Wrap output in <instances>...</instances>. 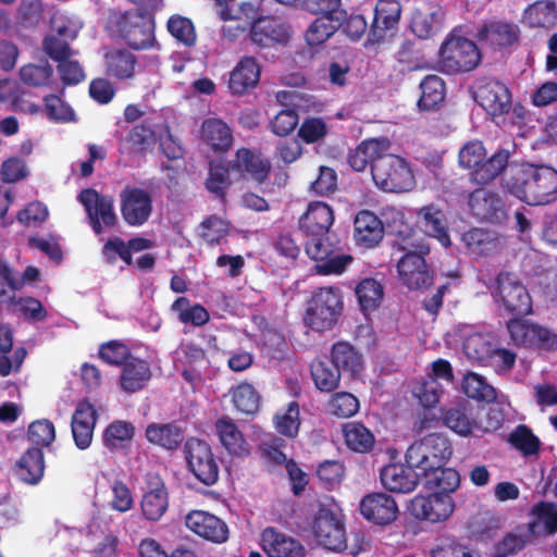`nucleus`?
Segmentation results:
<instances>
[{
    "label": "nucleus",
    "mask_w": 557,
    "mask_h": 557,
    "mask_svg": "<svg viewBox=\"0 0 557 557\" xmlns=\"http://www.w3.org/2000/svg\"><path fill=\"white\" fill-rule=\"evenodd\" d=\"M421 96L418 107L421 110L431 111L437 108L445 98V83L437 75H426L420 83Z\"/></svg>",
    "instance_id": "nucleus-47"
},
{
    "label": "nucleus",
    "mask_w": 557,
    "mask_h": 557,
    "mask_svg": "<svg viewBox=\"0 0 557 557\" xmlns=\"http://www.w3.org/2000/svg\"><path fill=\"white\" fill-rule=\"evenodd\" d=\"M106 73L116 79H128L135 75L137 57L126 48H116L104 54Z\"/></svg>",
    "instance_id": "nucleus-40"
},
{
    "label": "nucleus",
    "mask_w": 557,
    "mask_h": 557,
    "mask_svg": "<svg viewBox=\"0 0 557 557\" xmlns=\"http://www.w3.org/2000/svg\"><path fill=\"white\" fill-rule=\"evenodd\" d=\"M260 545L268 557H305V546L274 527H268L261 532Z\"/></svg>",
    "instance_id": "nucleus-25"
},
{
    "label": "nucleus",
    "mask_w": 557,
    "mask_h": 557,
    "mask_svg": "<svg viewBox=\"0 0 557 557\" xmlns=\"http://www.w3.org/2000/svg\"><path fill=\"white\" fill-rule=\"evenodd\" d=\"M45 455L39 447H29L16 461L15 475L23 482L36 485L45 473Z\"/></svg>",
    "instance_id": "nucleus-35"
},
{
    "label": "nucleus",
    "mask_w": 557,
    "mask_h": 557,
    "mask_svg": "<svg viewBox=\"0 0 557 557\" xmlns=\"http://www.w3.org/2000/svg\"><path fill=\"white\" fill-rule=\"evenodd\" d=\"M423 480V486L432 493H445L450 495L460 485L459 472L453 468L441 466L430 469V471L420 472Z\"/></svg>",
    "instance_id": "nucleus-41"
},
{
    "label": "nucleus",
    "mask_w": 557,
    "mask_h": 557,
    "mask_svg": "<svg viewBox=\"0 0 557 557\" xmlns=\"http://www.w3.org/2000/svg\"><path fill=\"white\" fill-rule=\"evenodd\" d=\"M359 509L364 519L377 525L393 523L399 512L395 498L383 492L363 496Z\"/></svg>",
    "instance_id": "nucleus-20"
},
{
    "label": "nucleus",
    "mask_w": 557,
    "mask_h": 557,
    "mask_svg": "<svg viewBox=\"0 0 557 557\" xmlns=\"http://www.w3.org/2000/svg\"><path fill=\"white\" fill-rule=\"evenodd\" d=\"M120 202L122 218L129 226L144 225L152 213V197L143 188L126 186L120 194Z\"/></svg>",
    "instance_id": "nucleus-18"
},
{
    "label": "nucleus",
    "mask_w": 557,
    "mask_h": 557,
    "mask_svg": "<svg viewBox=\"0 0 557 557\" xmlns=\"http://www.w3.org/2000/svg\"><path fill=\"white\" fill-rule=\"evenodd\" d=\"M360 309L363 313L379 308L384 296L382 284L375 278H364L355 288Z\"/></svg>",
    "instance_id": "nucleus-50"
},
{
    "label": "nucleus",
    "mask_w": 557,
    "mask_h": 557,
    "mask_svg": "<svg viewBox=\"0 0 557 557\" xmlns=\"http://www.w3.org/2000/svg\"><path fill=\"white\" fill-rule=\"evenodd\" d=\"M473 99L494 121L510 113L511 92L499 79L478 78L473 85Z\"/></svg>",
    "instance_id": "nucleus-13"
},
{
    "label": "nucleus",
    "mask_w": 557,
    "mask_h": 557,
    "mask_svg": "<svg viewBox=\"0 0 557 557\" xmlns=\"http://www.w3.org/2000/svg\"><path fill=\"white\" fill-rule=\"evenodd\" d=\"M78 200L86 210L95 234H101L103 226L108 228L115 226L117 216L114 212L112 197L100 195L92 188H86L79 193Z\"/></svg>",
    "instance_id": "nucleus-17"
},
{
    "label": "nucleus",
    "mask_w": 557,
    "mask_h": 557,
    "mask_svg": "<svg viewBox=\"0 0 557 557\" xmlns=\"http://www.w3.org/2000/svg\"><path fill=\"white\" fill-rule=\"evenodd\" d=\"M384 236V225L379 216L370 210L359 211L354 220L355 242L366 248L375 247Z\"/></svg>",
    "instance_id": "nucleus-32"
},
{
    "label": "nucleus",
    "mask_w": 557,
    "mask_h": 557,
    "mask_svg": "<svg viewBox=\"0 0 557 557\" xmlns=\"http://www.w3.org/2000/svg\"><path fill=\"white\" fill-rule=\"evenodd\" d=\"M443 423L455 433L467 436L476 428V422L471 419L465 408H449L443 412Z\"/></svg>",
    "instance_id": "nucleus-60"
},
{
    "label": "nucleus",
    "mask_w": 557,
    "mask_h": 557,
    "mask_svg": "<svg viewBox=\"0 0 557 557\" xmlns=\"http://www.w3.org/2000/svg\"><path fill=\"white\" fill-rule=\"evenodd\" d=\"M216 434L227 453L235 457H246L250 453L249 444L243 433L228 418H221L215 422Z\"/></svg>",
    "instance_id": "nucleus-38"
},
{
    "label": "nucleus",
    "mask_w": 557,
    "mask_h": 557,
    "mask_svg": "<svg viewBox=\"0 0 557 557\" xmlns=\"http://www.w3.org/2000/svg\"><path fill=\"white\" fill-rule=\"evenodd\" d=\"M461 389L469 398L476 400L491 403L497 397L496 389L490 385L482 375L474 372L465 374Z\"/></svg>",
    "instance_id": "nucleus-53"
},
{
    "label": "nucleus",
    "mask_w": 557,
    "mask_h": 557,
    "mask_svg": "<svg viewBox=\"0 0 557 557\" xmlns=\"http://www.w3.org/2000/svg\"><path fill=\"white\" fill-rule=\"evenodd\" d=\"M509 159L510 151L507 149H499L487 158L486 149L479 139L467 141L458 153L460 168L468 170L470 182L478 185H487L504 174Z\"/></svg>",
    "instance_id": "nucleus-3"
},
{
    "label": "nucleus",
    "mask_w": 557,
    "mask_h": 557,
    "mask_svg": "<svg viewBox=\"0 0 557 557\" xmlns=\"http://www.w3.org/2000/svg\"><path fill=\"white\" fill-rule=\"evenodd\" d=\"M186 527L199 537L214 544L228 540L230 530L225 521L205 510H191L185 517Z\"/></svg>",
    "instance_id": "nucleus-19"
},
{
    "label": "nucleus",
    "mask_w": 557,
    "mask_h": 557,
    "mask_svg": "<svg viewBox=\"0 0 557 557\" xmlns=\"http://www.w3.org/2000/svg\"><path fill=\"white\" fill-rule=\"evenodd\" d=\"M232 403L237 411L246 414H255L261 404V396L252 384L242 382L231 391Z\"/></svg>",
    "instance_id": "nucleus-49"
},
{
    "label": "nucleus",
    "mask_w": 557,
    "mask_h": 557,
    "mask_svg": "<svg viewBox=\"0 0 557 557\" xmlns=\"http://www.w3.org/2000/svg\"><path fill=\"white\" fill-rule=\"evenodd\" d=\"M523 22L530 27L550 29L557 24V4L554 0H537L523 12Z\"/></svg>",
    "instance_id": "nucleus-43"
},
{
    "label": "nucleus",
    "mask_w": 557,
    "mask_h": 557,
    "mask_svg": "<svg viewBox=\"0 0 557 557\" xmlns=\"http://www.w3.org/2000/svg\"><path fill=\"white\" fill-rule=\"evenodd\" d=\"M171 310L177 313L178 320L184 324H191L193 326H202L210 320L208 310L199 305H191L187 297H178L171 306Z\"/></svg>",
    "instance_id": "nucleus-48"
},
{
    "label": "nucleus",
    "mask_w": 557,
    "mask_h": 557,
    "mask_svg": "<svg viewBox=\"0 0 557 557\" xmlns=\"http://www.w3.org/2000/svg\"><path fill=\"white\" fill-rule=\"evenodd\" d=\"M503 189L529 206H545L557 199V170L533 163H509L502 177Z\"/></svg>",
    "instance_id": "nucleus-1"
},
{
    "label": "nucleus",
    "mask_w": 557,
    "mask_h": 557,
    "mask_svg": "<svg viewBox=\"0 0 557 557\" xmlns=\"http://www.w3.org/2000/svg\"><path fill=\"white\" fill-rule=\"evenodd\" d=\"M97 419V410L90 401L85 399L77 404L72 414L71 429L78 449L84 450L90 446Z\"/></svg>",
    "instance_id": "nucleus-28"
},
{
    "label": "nucleus",
    "mask_w": 557,
    "mask_h": 557,
    "mask_svg": "<svg viewBox=\"0 0 557 557\" xmlns=\"http://www.w3.org/2000/svg\"><path fill=\"white\" fill-rule=\"evenodd\" d=\"M334 211L323 201H311L299 218L298 226L304 236L329 235L334 223Z\"/></svg>",
    "instance_id": "nucleus-29"
},
{
    "label": "nucleus",
    "mask_w": 557,
    "mask_h": 557,
    "mask_svg": "<svg viewBox=\"0 0 557 557\" xmlns=\"http://www.w3.org/2000/svg\"><path fill=\"white\" fill-rule=\"evenodd\" d=\"M343 309L344 300L341 288L336 286L318 287L306 302L304 323L318 333L331 331L338 323Z\"/></svg>",
    "instance_id": "nucleus-5"
},
{
    "label": "nucleus",
    "mask_w": 557,
    "mask_h": 557,
    "mask_svg": "<svg viewBox=\"0 0 557 557\" xmlns=\"http://www.w3.org/2000/svg\"><path fill=\"white\" fill-rule=\"evenodd\" d=\"M496 289L492 293L499 310L510 319H524L533 314V300L529 289L516 273L500 271L496 276Z\"/></svg>",
    "instance_id": "nucleus-6"
},
{
    "label": "nucleus",
    "mask_w": 557,
    "mask_h": 557,
    "mask_svg": "<svg viewBox=\"0 0 557 557\" xmlns=\"http://www.w3.org/2000/svg\"><path fill=\"white\" fill-rule=\"evenodd\" d=\"M398 249L404 252L397 262L400 282L411 290L430 287L433 283V271L425 261L430 246L410 236L401 239Z\"/></svg>",
    "instance_id": "nucleus-4"
},
{
    "label": "nucleus",
    "mask_w": 557,
    "mask_h": 557,
    "mask_svg": "<svg viewBox=\"0 0 557 557\" xmlns=\"http://www.w3.org/2000/svg\"><path fill=\"white\" fill-rule=\"evenodd\" d=\"M230 166L233 171L244 177L251 178L259 185L268 182L271 172L269 159L263 158L260 152L246 147L239 148L236 151Z\"/></svg>",
    "instance_id": "nucleus-23"
},
{
    "label": "nucleus",
    "mask_w": 557,
    "mask_h": 557,
    "mask_svg": "<svg viewBox=\"0 0 557 557\" xmlns=\"http://www.w3.org/2000/svg\"><path fill=\"white\" fill-rule=\"evenodd\" d=\"M310 373L314 386L320 392L335 391L341 381V373L332 361L315 359L310 364Z\"/></svg>",
    "instance_id": "nucleus-46"
},
{
    "label": "nucleus",
    "mask_w": 557,
    "mask_h": 557,
    "mask_svg": "<svg viewBox=\"0 0 557 557\" xmlns=\"http://www.w3.org/2000/svg\"><path fill=\"white\" fill-rule=\"evenodd\" d=\"M421 478L416 467L403 463H389L382 468L380 480L382 485L389 492L407 494L413 492Z\"/></svg>",
    "instance_id": "nucleus-26"
},
{
    "label": "nucleus",
    "mask_w": 557,
    "mask_h": 557,
    "mask_svg": "<svg viewBox=\"0 0 557 557\" xmlns=\"http://www.w3.org/2000/svg\"><path fill=\"white\" fill-rule=\"evenodd\" d=\"M104 29L111 39L136 51L152 49L157 44L156 15L149 9H110Z\"/></svg>",
    "instance_id": "nucleus-2"
},
{
    "label": "nucleus",
    "mask_w": 557,
    "mask_h": 557,
    "mask_svg": "<svg viewBox=\"0 0 557 557\" xmlns=\"http://www.w3.org/2000/svg\"><path fill=\"white\" fill-rule=\"evenodd\" d=\"M250 38L259 47L268 48L286 44L290 38L289 26L275 16H259L250 27Z\"/></svg>",
    "instance_id": "nucleus-22"
},
{
    "label": "nucleus",
    "mask_w": 557,
    "mask_h": 557,
    "mask_svg": "<svg viewBox=\"0 0 557 557\" xmlns=\"http://www.w3.org/2000/svg\"><path fill=\"white\" fill-rule=\"evenodd\" d=\"M66 35V27H59L58 35H49L44 39L42 48L49 58L58 63L70 59L73 51L70 47L69 41L61 38Z\"/></svg>",
    "instance_id": "nucleus-62"
},
{
    "label": "nucleus",
    "mask_w": 557,
    "mask_h": 557,
    "mask_svg": "<svg viewBox=\"0 0 557 557\" xmlns=\"http://www.w3.org/2000/svg\"><path fill=\"white\" fill-rule=\"evenodd\" d=\"M417 225L430 237L436 238L444 247H449L448 222L446 214L434 203L423 206L417 212Z\"/></svg>",
    "instance_id": "nucleus-31"
},
{
    "label": "nucleus",
    "mask_w": 557,
    "mask_h": 557,
    "mask_svg": "<svg viewBox=\"0 0 557 557\" xmlns=\"http://www.w3.org/2000/svg\"><path fill=\"white\" fill-rule=\"evenodd\" d=\"M169 33L187 47L196 42V33L193 22L185 16L174 14L166 23Z\"/></svg>",
    "instance_id": "nucleus-63"
},
{
    "label": "nucleus",
    "mask_w": 557,
    "mask_h": 557,
    "mask_svg": "<svg viewBox=\"0 0 557 557\" xmlns=\"http://www.w3.org/2000/svg\"><path fill=\"white\" fill-rule=\"evenodd\" d=\"M201 140L215 153L227 152L234 141L233 131L223 120L208 117L200 128Z\"/></svg>",
    "instance_id": "nucleus-34"
},
{
    "label": "nucleus",
    "mask_w": 557,
    "mask_h": 557,
    "mask_svg": "<svg viewBox=\"0 0 557 557\" xmlns=\"http://www.w3.org/2000/svg\"><path fill=\"white\" fill-rule=\"evenodd\" d=\"M451 456L453 446L449 440L442 434L431 433L407 448L405 460L422 472L445 466Z\"/></svg>",
    "instance_id": "nucleus-9"
},
{
    "label": "nucleus",
    "mask_w": 557,
    "mask_h": 557,
    "mask_svg": "<svg viewBox=\"0 0 557 557\" xmlns=\"http://www.w3.org/2000/svg\"><path fill=\"white\" fill-rule=\"evenodd\" d=\"M372 180L377 188L388 193H404L414 185V176L406 159L384 150L372 166Z\"/></svg>",
    "instance_id": "nucleus-7"
},
{
    "label": "nucleus",
    "mask_w": 557,
    "mask_h": 557,
    "mask_svg": "<svg viewBox=\"0 0 557 557\" xmlns=\"http://www.w3.org/2000/svg\"><path fill=\"white\" fill-rule=\"evenodd\" d=\"M343 436L346 446L359 454H368L373 450L375 436L370 429L357 421L343 424Z\"/></svg>",
    "instance_id": "nucleus-44"
},
{
    "label": "nucleus",
    "mask_w": 557,
    "mask_h": 557,
    "mask_svg": "<svg viewBox=\"0 0 557 557\" xmlns=\"http://www.w3.org/2000/svg\"><path fill=\"white\" fill-rule=\"evenodd\" d=\"M391 149L387 138H371L359 144L349 154L348 163L357 172L363 171L369 164L372 168L374 161L384 150Z\"/></svg>",
    "instance_id": "nucleus-36"
},
{
    "label": "nucleus",
    "mask_w": 557,
    "mask_h": 557,
    "mask_svg": "<svg viewBox=\"0 0 557 557\" xmlns=\"http://www.w3.org/2000/svg\"><path fill=\"white\" fill-rule=\"evenodd\" d=\"M400 16L401 4L398 0H379L368 40L375 44L383 41L389 33L397 29Z\"/></svg>",
    "instance_id": "nucleus-21"
},
{
    "label": "nucleus",
    "mask_w": 557,
    "mask_h": 557,
    "mask_svg": "<svg viewBox=\"0 0 557 557\" xmlns=\"http://www.w3.org/2000/svg\"><path fill=\"white\" fill-rule=\"evenodd\" d=\"M454 509L451 495L445 493H431L428 496L418 494L407 505V510L413 518L432 523L447 520Z\"/></svg>",
    "instance_id": "nucleus-16"
},
{
    "label": "nucleus",
    "mask_w": 557,
    "mask_h": 557,
    "mask_svg": "<svg viewBox=\"0 0 557 557\" xmlns=\"http://www.w3.org/2000/svg\"><path fill=\"white\" fill-rule=\"evenodd\" d=\"M331 361L339 373L347 372L352 377L359 375L363 369L362 356L347 342H337L332 346Z\"/></svg>",
    "instance_id": "nucleus-42"
},
{
    "label": "nucleus",
    "mask_w": 557,
    "mask_h": 557,
    "mask_svg": "<svg viewBox=\"0 0 557 557\" xmlns=\"http://www.w3.org/2000/svg\"><path fill=\"white\" fill-rule=\"evenodd\" d=\"M122 367L120 385L127 393L143 389L152 376L149 363L138 357L133 356Z\"/></svg>",
    "instance_id": "nucleus-37"
},
{
    "label": "nucleus",
    "mask_w": 557,
    "mask_h": 557,
    "mask_svg": "<svg viewBox=\"0 0 557 557\" xmlns=\"http://www.w3.org/2000/svg\"><path fill=\"white\" fill-rule=\"evenodd\" d=\"M232 182L230 170L223 163H210L209 174L206 180L207 189L216 195L220 199H224Z\"/></svg>",
    "instance_id": "nucleus-58"
},
{
    "label": "nucleus",
    "mask_w": 557,
    "mask_h": 557,
    "mask_svg": "<svg viewBox=\"0 0 557 557\" xmlns=\"http://www.w3.org/2000/svg\"><path fill=\"white\" fill-rule=\"evenodd\" d=\"M343 16H318L308 27L305 38L309 46H319L341 28Z\"/></svg>",
    "instance_id": "nucleus-51"
},
{
    "label": "nucleus",
    "mask_w": 557,
    "mask_h": 557,
    "mask_svg": "<svg viewBox=\"0 0 557 557\" xmlns=\"http://www.w3.org/2000/svg\"><path fill=\"white\" fill-rule=\"evenodd\" d=\"M261 76V65L256 58L244 55L230 72L227 88L233 96H243L253 90Z\"/></svg>",
    "instance_id": "nucleus-24"
},
{
    "label": "nucleus",
    "mask_w": 557,
    "mask_h": 557,
    "mask_svg": "<svg viewBox=\"0 0 557 557\" xmlns=\"http://www.w3.org/2000/svg\"><path fill=\"white\" fill-rule=\"evenodd\" d=\"M126 140L136 152L141 153L156 143V132L150 124L144 121L131 128L127 133Z\"/></svg>",
    "instance_id": "nucleus-64"
},
{
    "label": "nucleus",
    "mask_w": 557,
    "mask_h": 557,
    "mask_svg": "<svg viewBox=\"0 0 557 557\" xmlns=\"http://www.w3.org/2000/svg\"><path fill=\"white\" fill-rule=\"evenodd\" d=\"M529 516L532 519L524 523V525L533 540L552 536L557 533L556 503L541 500L531 507Z\"/></svg>",
    "instance_id": "nucleus-30"
},
{
    "label": "nucleus",
    "mask_w": 557,
    "mask_h": 557,
    "mask_svg": "<svg viewBox=\"0 0 557 557\" xmlns=\"http://www.w3.org/2000/svg\"><path fill=\"white\" fill-rule=\"evenodd\" d=\"M274 421L280 434L289 438L296 437L300 426L299 404L290 401L286 410L275 414Z\"/></svg>",
    "instance_id": "nucleus-57"
},
{
    "label": "nucleus",
    "mask_w": 557,
    "mask_h": 557,
    "mask_svg": "<svg viewBox=\"0 0 557 557\" xmlns=\"http://www.w3.org/2000/svg\"><path fill=\"white\" fill-rule=\"evenodd\" d=\"M506 329L517 347L552 352L557 350V333L525 319H509Z\"/></svg>",
    "instance_id": "nucleus-10"
},
{
    "label": "nucleus",
    "mask_w": 557,
    "mask_h": 557,
    "mask_svg": "<svg viewBox=\"0 0 557 557\" xmlns=\"http://www.w3.org/2000/svg\"><path fill=\"white\" fill-rule=\"evenodd\" d=\"M135 426L132 422L124 420H114L103 432V445L110 450H116L126 447L133 440Z\"/></svg>",
    "instance_id": "nucleus-52"
},
{
    "label": "nucleus",
    "mask_w": 557,
    "mask_h": 557,
    "mask_svg": "<svg viewBox=\"0 0 557 557\" xmlns=\"http://www.w3.org/2000/svg\"><path fill=\"white\" fill-rule=\"evenodd\" d=\"M483 186L469 194V211L480 222L502 224L508 219L506 203L498 191Z\"/></svg>",
    "instance_id": "nucleus-15"
},
{
    "label": "nucleus",
    "mask_w": 557,
    "mask_h": 557,
    "mask_svg": "<svg viewBox=\"0 0 557 557\" xmlns=\"http://www.w3.org/2000/svg\"><path fill=\"white\" fill-rule=\"evenodd\" d=\"M21 81L32 87H46L53 82V69L45 61L40 64L28 63L20 69Z\"/></svg>",
    "instance_id": "nucleus-55"
},
{
    "label": "nucleus",
    "mask_w": 557,
    "mask_h": 557,
    "mask_svg": "<svg viewBox=\"0 0 557 557\" xmlns=\"http://www.w3.org/2000/svg\"><path fill=\"white\" fill-rule=\"evenodd\" d=\"M312 530L317 542L323 547L334 552L347 548L345 525L334 508L321 505L315 513Z\"/></svg>",
    "instance_id": "nucleus-14"
},
{
    "label": "nucleus",
    "mask_w": 557,
    "mask_h": 557,
    "mask_svg": "<svg viewBox=\"0 0 557 557\" xmlns=\"http://www.w3.org/2000/svg\"><path fill=\"white\" fill-rule=\"evenodd\" d=\"M534 540L524 524H519L494 545V557H511Z\"/></svg>",
    "instance_id": "nucleus-45"
},
{
    "label": "nucleus",
    "mask_w": 557,
    "mask_h": 557,
    "mask_svg": "<svg viewBox=\"0 0 557 557\" xmlns=\"http://www.w3.org/2000/svg\"><path fill=\"white\" fill-rule=\"evenodd\" d=\"M508 442L524 456L536 455L541 448L540 438L525 424H519L509 434Z\"/></svg>",
    "instance_id": "nucleus-56"
},
{
    "label": "nucleus",
    "mask_w": 557,
    "mask_h": 557,
    "mask_svg": "<svg viewBox=\"0 0 557 557\" xmlns=\"http://www.w3.org/2000/svg\"><path fill=\"white\" fill-rule=\"evenodd\" d=\"M146 440L164 450H177L185 440V430L176 422L157 423L152 422L146 426Z\"/></svg>",
    "instance_id": "nucleus-33"
},
{
    "label": "nucleus",
    "mask_w": 557,
    "mask_h": 557,
    "mask_svg": "<svg viewBox=\"0 0 557 557\" xmlns=\"http://www.w3.org/2000/svg\"><path fill=\"white\" fill-rule=\"evenodd\" d=\"M98 356L103 362L115 367L123 366L133 357L129 347L117 339L102 343Z\"/></svg>",
    "instance_id": "nucleus-59"
},
{
    "label": "nucleus",
    "mask_w": 557,
    "mask_h": 557,
    "mask_svg": "<svg viewBox=\"0 0 557 557\" xmlns=\"http://www.w3.org/2000/svg\"><path fill=\"white\" fill-rule=\"evenodd\" d=\"M231 224L216 214L209 215L199 225L198 235L209 246L219 245L230 233Z\"/></svg>",
    "instance_id": "nucleus-54"
},
{
    "label": "nucleus",
    "mask_w": 557,
    "mask_h": 557,
    "mask_svg": "<svg viewBox=\"0 0 557 557\" xmlns=\"http://www.w3.org/2000/svg\"><path fill=\"white\" fill-rule=\"evenodd\" d=\"M329 410L338 418H350L360 408L359 399L349 392H336L329 400Z\"/></svg>",
    "instance_id": "nucleus-61"
},
{
    "label": "nucleus",
    "mask_w": 557,
    "mask_h": 557,
    "mask_svg": "<svg viewBox=\"0 0 557 557\" xmlns=\"http://www.w3.org/2000/svg\"><path fill=\"white\" fill-rule=\"evenodd\" d=\"M482 61L476 44L463 36L450 33L440 48V65L447 74L467 73L475 70Z\"/></svg>",
    "instance_id": "nucleus-8"
},
{
    "label": "nucleus",
    "mask_w": 557,
    "mask_h": 557,
    "mask_svg": "<svg viewBox=\"0 0 557 557\" xmlns=\"http://www.w3.org/2000/svg\"><path fill=\"white\" fill-rule=\"evenodd\" d=\"M187 469L203 485L212 486L219 480L220 466L211 446L203 440L189 437L184 443Z\"/></svg>",
    "instance_id": "nucleus-12"
},
{
    "label": "nucleus",
    "mask_w": 557,
    "mask_h": 557,
    "mask_svg": "<svg viewBox=\"0 0 557 557\" xmlns=\"http://www.w3.org/2000/svg\"><path fill=\"white\" fill-rule=\"evenodd\" d=\"M520 28L512 22L494 21L484 24L480 29L481 37L488 42L490 46L504 49L518 42L520 38Z\"/></svg>",
    "instance_id": "nucleus-39"
},
{
    "label": "nucleus",
    "mask_w": 557,
    "mask_h": 557,
    "mask_svg": "<svg viewBox=\"0 0 557 557\" xmlns=\"http://www.w3.org/2000/svg\"><path fill=\"white\" fill-rule=\"evenodd\" d=\"M143 516L149 521H158L169 507V492L158 474L147 475V491L140 502Z\"/></svg>",
    "instance_id": "nucleus-27"
},
{
    "label": "nucleus",
    "mask_w": 557,
    "mask_h": 557,
    "mask_svg": "<svg viewBox=\"0 0 557 557\" xmlns=\"http://www.w3.org/2000/svg\"><path fill=\"white\" fill-rule=\"evenodd\" d=\"M305 237V251L315 261L314 269L320 275H339L354 261L350 255L338 253L327 235Z\"/></svg>",
    "instance_id": "nucleus-11"
}]
</instances>
